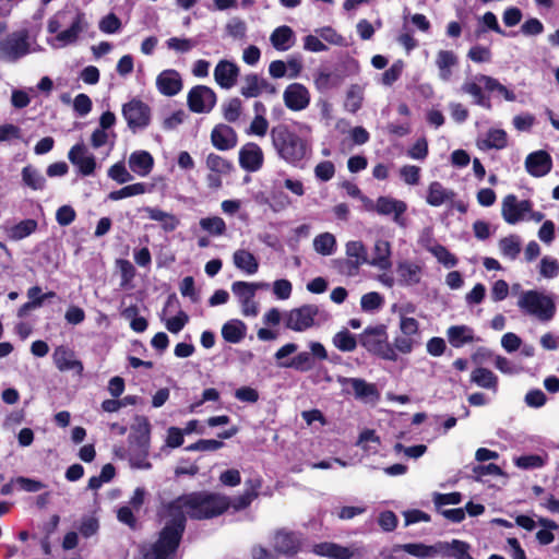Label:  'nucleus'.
<instances>
[{
  "label": "nucleus",
  "instance_id": "nucleus-1",
  "mask_svg": "<svg viewBox=\"0 0 559 559\" xmlns=\"http://www.w3.org/2000/svg\"><path fill=\"white\" fill-rule=\"evenodd\" d=\"M247 490L234 499L216 492H191L163 503L159 515L167 522L158 540L146 555L147 559H168L178 548L186 527V515L194 520L212 519L224 513L228 508L240 511L248 508L258 498L260 479L246 481Z\"/></svg>",
  "mask_w": 559,
  "mask_h": 559
},
{
  "label": "nucleus",
  "instance_id": "nucleus-2",
  "mask_svg": "<svg viewBox=\"0 0 559 559\" xmlns=\"http://www.w3.org/2000/svg\"><path fill=\"white\" fill-rule=\"evenodd\" d=\"M270 136L277 155L290 165H297L309 152L307 141L286 124L273 127Z\"/></svg>",
  "mask_w": 559,
  "mask_h": 559
},
{
  "label": "nucleus",
  "instance_id": "nucleus-3",
  "mask_svg": "<svg viewBox=\"0 0 559 559\" xmlns=\"http://www.w3.org/2000/svg\"><path fill=\"white\" fill-rule=\"evenodd\" d=\"M359 343L372 355L390 361L397 360V354L388 342L386 326L384 324L366 328L359 335Z\"/></svg>",
  "mask_w": 559,
  "mask_h": 559
},
{
  "label": "nucleus",
  "instance_id": "nucleus-4",
  "mask_svg": "<svg viewBox=\"0 0 559 559\" xmlns=\"http://www.w3.org/2000/svg\"><path fill=\"white\" fill-rule=\"evenodd\" d=\"M518 307L540 321H549L556 311L552 298L537 290L523 292L518 300Z\"/></svg>",
  "mask_w": 559,
  "mask_h": 559
},
{
  "label": "nucleus",
  "instance_id": "nucleus-5",
  "mask_svg": "<svg viewBox=\"0 0 559 559\" xmlns=\"http://www.w3.org/2000/svg\"><path fill=\"white\" fill-rule=\"evenodd\" d=\"M28 35L26 31L9 34L0 40V59L15 62L29 52Z\"/></svg>",
  "mask_w": 559,
  "mask_h": 559
},
{
  "label": "nucleus",
  "instance_id": "nucleus-6",
  "mask_svg": "<svg viewBox=\"0 0 559 559\" xmlns=\"http://www.w3.org/2000/svg\"><path fill=\"white\" fill-rule=\"evenodd\" d=\"M122 115L132 132L145 129L151 122V108L139 99L124 104Z\"/></svg>",
  "mask_w": 559,
  "mask_h": 559
},
{
  "label": "nucleus",
  "instance_id": "nucleus-7",
  "mask_svg": "<svg viewBox=\"0 0 559 559\" xmlns=\"http://www.w3.org/2000/svg\"><path fill=\"white\" fill-rule=\"evenodd\" d=\"M319 313L316 305H304L285 313V326L289 330L302 332L314 324V318Z\"/></svg>",
  "mask_w": 559,
  "mask_h": 559
},
{
  "label": "nucleus",
  "instance_id": "nucleus-8",
  "mask_svg": "<svg viewBox=\"0 0 559 559\" xmlns=\"http://www.w3.org/2000/svg\"><path fill=\"white\" fill-rule=\"evenodd\" d=\"M532 206L531 201L519 200L514 194H508L501 203V215L508 224L514 225L526 219Z\"/></svg>",
  "mask_w": 559,
  "mask_h": 559
},
{
  "label": "nucleus",
  "instance_id": "nucleus-9",
  "mask_svg": "<svg viewBox=\"0 0 559 559\" xmlns=\"http://www.w3.org/2000/svg\"><path fill=\"white\" fill-rule=\"evenodd\" d=\"M187 103L192 112H210L216 104V94L209 86L197 85L189 91Z\"/></svg>",
  "mask_w": 559,
  "mask_h": 559
},
{
  "label": "nucleus",
  "instance_id": "nucleus-10",
  "mask_svg": "<svg viewBox=\"0 0 559 559\" xmlns=\"http://www.w3.org/2000/svg\"><path fill=\"white\" fill-rule=\"evenodd\" d=\"M402 550L419 559H430L436 556H439V552L442 551V546H440V542L433 545H425L421 543L394 545L388 554L385 550H383L381 552V556H383L384 559H393L394 555Z\"/></svg>",
  "mask_w": 559,
  "mask_h": 559
},
{
  "label": "nucleus",
  "instance_id": "nucleus-11",
  "mask_svg": "<svg viewBox=\"0 0 559 559\" xmlns=\"http://www.w3.org/2000/svg\"><path fill=\"white\" fill-rule=\"evenodd\" d=\"M273 548L277 556L283 555L286 557H294L297 555L302 545L301 534L287 531L278 530L275 532L272 542Z\"/></svg>",
  "mask_w": 559,
  "mask_h": 559
},
{
  "label": "nucleus",
  "instance_id": "nucleus-12",
  "mask_svg": "<svg viewBox=\"0 0 559 559\" xmlns=\"http://www.w3.org/2000/svg\"><path fill=\"white\" fill-rule=\"evenodd\" d=\"M68 158L83 176H91L96 169V158L83 143L73 145L68 153Z\"/></svg>",
  "mask_w": 559,
  "mask_h": 559
},
{
  "label": "nucleus",
  "instance_id": "nucleus-13",
  "mask_svg": "<svg viewBox=\"0 0 559 559\" xmlns=\"http://www.w3.org/2000/svg\"><path fill=\"white\" fill-rule=\"evenodd\" d=\"M283 100L288 109L300 111L309 106L310 93L305 85L300 83H292L285 88L283 93Z\"/></svg>",
  "mask_w": 559,
  "mask_h": 559
},
{
  "label": "nucleus",
  "instance_id": "nucleus-14",
  "mask_svg": "<svg viewBox=\"0 0 559 559\" xmlns=\"http://www.w3.org/2000/svg\"><path fill=\"white\" fill-rule=\"evenodd\" d=\"M276 94V87L258 74L251 73L242 78L240 94L246 98L260 96L262 93Z\"/></svg>",
  "mask_w": 559,
  "mask_h": 559
},
{
  "label": "nucleus",
  "instance_id": "nucleus-15",
  "mask_svg": "<svg viewBox=\"0 0 559 559\" xmlns=\"http://www.w3.org/2000/svg\"><path fill=\"white\" fill-rule=\"evenodd\" d=\"M337 381L343 388H345L346 385H350L353 393L357 400L369 402L378 401L380 397L376 384L368 383L364 379L338 377Z\"/></svg>",
  "mask_w": 559,
  "mask_h": 559
},
{
  "label": "nucleus",
  "instance_id": "nucleus-16",
  "mask_svg": "<svg viewBox=\"0 0 559 559\" xmlns=\"http://www.w3.org/2000/svg\"><path fill=\"white\" fill-rule=\"evenodd\" d=\"M374 209L380 215L393 214V221L402 227L405 226V219L402 215L406 212L407 205L404 201L391 197H380L376 201Z\"/></svg>",
  "mask_w": 559,
  "mask_h": 559
},
{
  "label": "nucleus",
  "instance_id": "nucleus-17",
  "mask_svg": "<svg viewBox=\"0 0 559 559\" xmlns=\"http://www.w3.org/2000/svg\"><path fill=\"white\" fill-rule=\"evenodd\" d=\"M52 360L59 371H75L78 374L83 371V364L76 359L75 353L66 346L55 348Z\"/></svg>",
  "mask_w": 559,
  "mask_h": 559
},
{
  "label": "nucleus",
  "instance_id": "nucleus-18",
  "mask_svg": "<svg viewBox=\"0 0 559 559\" xmlns=\"http://www.w3.org/2000/svg\"><path fill=\"white\" fill-rule=\"evenodd\" d=\"M552 167V159L546 151H536L531 153L525 159L527 173L534 177L547 175Z\"/></svg>",
  "mask_w": 559,
  "mask_h": 559
},
{
  "label": "nucleus",
  "instance_id": "nucleus-19",
  "mask_svg": "<svg viewBox=\"0 0 559 559\" xmlns=\"http://www.w3.org/2000/svg\"><path fill=\"white\" fill-rule=\"evenodd\" d=\"M240 166L247 171H257L263 164V152L255 143H248L239 152Z\"/></svg>",
  "mask_w": 559,
  "mask_h": 559
},
{
  "label": "nucleus",
  "instance_id": "nucleus-20",
  "mask_svg": "<svg viewBox=\"0 0 559 559\" xmlns=\"http://www.w3.org/2000/svg\"><path fill=\"white\" fill-rule=\"evenodd\" d=\"M312 552L317 556L328 557L330 559H350L358 552V549L324 542L313 545Z\"/></svg>",
  "mask_w": 559,
  "mask_h": 559
},
{
  "label": "nucleus",
  "instance_id": "nucleus-21",
  "mask_svg": "<svg viewBox=\"0 0 559 559\" xmlns=\"http://www.w3.org/2000/svg\"><path fill=\"white\" fill-rule=\"evenodd\" d=\"M156 85L163 95L174 96L181 91L182 80L176 70L168 69L158 74Z\"/></svg>",
  "mask_w": 559,
  "mask_h": 559
},
{
  "label": "nucleus",
  "instance_id": "nucleus-22",
  "mask_svg": "<svg viewBox=\"0 0 559 559\" xmlns=\"http://www.w3.org/2000/svg\"><path fill=\"white\" fill-rule=\"evenodd\" d=\"M239 74V68L227 60L219 61L214 69V79L216 83L226 90L231 88L236 82Z\"/></svg>",
  "mask_w": 559,
  "mask_h": 559
},
{
  "label": "nucleus",
  "instance_id": "nucleus-23",
  "mask_svg": "<svg viewBox=\"0 0 559 559\" xmlns=\"http://www.w3.org/2000/svg\"><path fill=\"white\" fill-rule=\"evenodd\" d=\"M211 140L216 148L226 151L236 146L237 134L231 127L218 124L212 130Z\"/></svg>",
  "mask_w": 559,
  "mask_h": 559
},
{
  "label": "nucleus",
  "instance_id": "nucleus-24",
  "mask_svg": "<svg viewBox=\"0 0 559 559\" xmlns=\"http://www.w3.org/2000/svg\"><path fill=\"white\" fill-rule=\"evenodd\" d=\"M87 26L88 24L85 20V14L83 12H78L71 23V26L66 31L59 32L56 39L59 40L62 46L73 44L78 40L80 34L87 28Z\"/></svg>",
  "mask_w": 559,
  "mask_h": 559
},
{
  "label": "nucleus",
  "instance_id": "nucleus-25",
  "mask_svg": "<svg viewBox=\"0 0 559 559\" xmlns=\"http://www.w3.org/2000/svg\"><path fill=\"white\" fill-rule=\"evenodd\" d=\"M391 245L388 240L378 239L373 246V257L369 260V265L385 271L392 266Z\"/></svg>",
  "mask_w": 559,
  "mask_h": 559
},
{
  "label": "nucleus",
  "instance_id": "nucleus-26",
  "mask_svg": "<svg viewBox=\"0 0 559 559\" xmlns=\"http://www.w3.org/2000/svg\"><path fill=\"white\" fill-rule=\"evenodd\" d=\"M459 63L457 56L451 50H440L436 57V66L439 70V78L449 82L453 74V68Z\"/></svg>",
  "mask_w": 559,
  "mask_h": 559
},
{
  "label": "nucleus",
  "instance_id": "nucleus-27",
  "mask_svg": "<svg viewBox=\"0 0 559 559\" xmlns=\"http://www.w3.org/2000/svg\"><path fill=\"white\" fill-rule=\"evenodd\" d=\"M454 198V191L444 188L439 181H433L428 187L426 201L431 206H440Z\"/></svg>",
  "mask_w": 559,
  "mask_h": 559
},
{
  "label": "nucleus",
  "instance_id": "nucleus-28",
  "mask_svg": "<svg viewBox=\"0 0 559 559\" xmlns=\"http://www.w3.org/2000/svg\"><path fill=\"white\" fill-rule=\"evenodd\" d=\"M449 343L455 347H462L465 344L475 341L474 331L467 325H452L447 331Z\"/></svg>",
  "mask_w": 559,
  "mask_h": 559
},
{
  "label": "nucleus",
  "instance_id": "nucleus-29",
  "mask_svg": "<svg viewBox=\"0 0 559 559\" xmlns=\"http://www.w3.org/2000/svg\"><path fill=\"white\" fill-rule=\"evenodd\" d=\"M151 425L145 417H138L129 441L136 447H150Z\"/></svg>",
  "mask_w": 559,
  "mask_h": 559
},
{
  "label": "nucleus",
  "instance_id": "nucleus-30",
  "mask_svg": "<svg viewBox=\"0 0 559 559\" xmlns=\"http://www.w3.org/2000/svg\"><path fill=\"white\" fill-rule=\"evenodd\" d=\"M153 163L152 155L146 151L134 152L129 157L130 169L143 177L150 174Z\"/></svg>",
  "mask_w": 559,
  "mask_h": 559
},
{
  "label": "nucleus",
  "instance_id": "nucleus-31",
  "mask_svg": "<svg viewBox=\"0 0 559 559\" xmlns=\"http://www.w3.org/2000/svg\"><path fill=\"white\" fill-rule=\"evenodd\" d=\"M233 261L237 269L247 274H254L258 272L259 262L257 258L245 249L236 250L233 254Z\"/></svg>",
  "mask_w": 559,
  "mask_h": 559
},
{
  "label": "nucleus",
  "instance_id": "nucleus-32",
  "mask_svg": "<svg viewBox=\"0 0 559 559\" xmlns=\"http://www.w3.org/2000/svg\"><path fill=\"white\" fill-rule=\"evenodd\" d=\"M400 281L405 285H416L420 282L421 267L409 261H403L397 265Z\"/></svg>",
  "mask_w": 559,
  "mask_h": 559
},
{
  "label": "nucleus",
  "instance_id": "nucleus-33",
  "mask_svg": "<svg viewBox=\"0 0 559 559\" xmlns=\"http://www.w3.org/2000/svg\"><path fill=\"white\" fill-rule=\"evenodd\" d=\"M270 40L275 49L285 51L294 44V32L289 26H280L271 34Z\"/></svg>",
  "mask_w": 559,
  "mask_h": 559
},
{
  "label": "nucleus",
  "instance_id": "nucleus-34",
  "mask_svg": "<svg viewBox=\"0 0 559 559\" xmlns=\"http://www.w3.org/2000/svg\"><path fill=\"white\" fill-rule=\"evenodd\" d=\"M246 324L240 320H230L222 328L223 338L233 344H237L246 336Z\"/></svg>",
  "mask_w": 559,
  "mask_h": 559
},
{
  "label": "nucleus",
  "instance_id": "nucleus-35",
  "mask_svg": "<svg viewBox=\"0 0 559 559\" xmlns=\"http://www.w3.org/2000/svg\"><path fill=\"white\" fill-rule=\"evenodd\" d=\"M148 218L159 222L165 231H173L179 225V219L171 213L164 212L157 207H145Z\"/></svg>",
  "mask_w": 559,
  "mask_h": 559
},
{
  "label": "nucleus",
  "instance_id": "nucleus-36",
  "mask_svg": "<svg viewBox=\"0 0 559 559\" xmlns=\"http://www.w3.org/2000/svg\"><path fill=\"white\" fill-rule=\"evenodd\" d=\"M471 381L480 388L497 391L498 379L495 373L487 368H476L471 374Z\"/></svg>",
  "mask_w": 559,
  "mask_h": 559
},
{
  "label": "nucleus",
  "instance_id": "nucleus-37",
  "mask_svg": "<svg viewBox=\"0 0 559 559\" xmlns=\"http://www.w3.org/2000/svg\"><path fill=\"white\" fill-rule=\"evenodd\" d=\"M266 283L235 282L231 285L233 293L240 299V302L252 299L258 289L267 288Z\"/></svg>",
  "mask_w": 559,
  "mask_h": 559
},
{
  "label": "nucleus",
  "instance_id": "nucleus-38",
  "mask_svg": "<svg viewBox=\"0 0 559 559\" xmlns=\"http://www.w3.org/2000/svg\"><path fill=\"white\" fill-rule=\"evenodd\" d=\"M440 546H442V551L439 552L440 556L443 557H453L455 559H463L466 555L469 554L471 546L459 539H453L452 542H440Z\"/></svg>",
  "mask_w": 559,
  "mask_h": 559
},
{
  "label": "nucleus",
  "instance_id": "nucleus-39",
  "mask_svg": "<svg viewBox=\"0 0 559 559\" xmlns=\"http://www.w3.org/2000/svg\"><path fill=\"white\" fill-rule=\"evenodd\" d=\"M150 447H136L130 443L129 462L131 467L139 469H150L152 464L147 460Z\"/></svg>",
  "mask_w": 559,
  "mask_h": 559
},
{
  "label": "nucleus",
  "instance_id": "nucleus-40",
  "mask_svg": "<svg viewBox=\"0 0 559 559\" xmlns=\"http://www.w3.org/2000/svg\"><path fill=\"white\" fill-rule=\"evenodd\" d=\"M478 146L483 150H501L507 146V133L502 129H490L486 139L478 141Z\"/></svg>",
  "mask_w": 559,
  "mask_h": 559
},
{
  "label": "nucleus",
  "instance_id": "nucleus-41",
  "mask_svg": "<svg viewBox=\"0 0 559 559\" xmlns=\"http://www.w3.org/2000/svg\"><path fill=\"white\" fill-rule=\"evenodd\" d=\"M281 367L294 368L298 371H309L314 368L316 360L309 352H300L288 362H280Z\"/></svg>",
  "mask_w": 559,
  "mask_h": 559
},
{
  "label": "nucleus",
  "instance_id": "nucleus-42",
  "mask_svg": "<svg viewBox=\"0 0 559 559\" xmlns=\"http://www.w3.org/2000/svg\"><path fill=\"white\" fill-rule=\"evenodd\" d=\"M22 180L33 190H43L46 185V179L41 173L31 165H27L22 169Z\"/></svg>",
  "mask_w": 559,
  "mask_h": 559
},
{
  "label": "nucleus",
  "instance_id": "nucleus-43",
  "mask_svg": "<svg viewBox=\"0 0 559 559\" xmlns=\"http://www.w3.org/2000/svg\"><path fill=\"white\" fill-rule=\"evenodd\" d=\"M336 239L330 233L318 235L313 239L314 250L322 255H331L335 251Z\"/></svg>",
  "mask_w": 559,
  "mask_h": 559
},
{
  "label": "nucleus",
  "instance_id": "nucleus-44",
  "mask_svg": "<svg viewBox=\"0 0 559 559\" xmlns=\"http://www.w3.org/2000/svg\"><path fill=\"white\" fill-rule=\"evenodd\" d=\"M461 91L465 94H469L474 97V103L483 106L487 109L491 108V104L488 97L481 91L480 85L477 82L466 81L462 84Z\"/></svg>",
  "mask_w": 559,
  "mask_h": 559
},
{
  "label": "nucleus",
  "instance_id": "nucleus-45",
  "mask_svg": "<svg viewBox=\"0 0 559 559\" xmlns=\"http://www.w3.org/2000/svg\"><path fill=\"white\" fill-rule=\"evenodd\" d=\"M332 342L341 352H353L357 347L356 337L347 329L337 332L333 336Z\"/></svg>",
  "mask_w": 559,
  "mask_h": 559
},
{
  "label": "nucleus",
  "instance_id": "nucleus-46",
  "mask_svg": "<svg viewBox=\"0 0 559 559\" xmlns=\"http://www.w3.org/2000/svg\"><path fill=\"white\" fill-rule=\"evenodd\" d=\"M499 249L504 257L511 260L516 259L521 252L520 238L515 235H510L508 237L502 238L499 241Z\"/></svg>",
  "mask_w": 559,
  "mask_h": 559
},
{
  "label": "nucleus",
  "instance_id": "nucleus-47",
  "mask_svg": "<svg viewBox=\"0 0 559 559\" xmlns=\"http://www.w3.org/2000/svg\"><path fill=\"white\" fill-rule=\"evenodd\" d=\"M346 255L358 264H369L367 248L361 241H348L346 243Z\"/></svg>",
  "mask_w": 559,
  "mask_h": 559
},
{
  "label": "nucleus",
  "instance_id": "nucleus-48",
  "mask_svg": "<svg viewBox=\"0 0 559 559\" xmlns=\"http://www.w3.org/2000/svg\"><path fill=\"white\" fill-rule=\"evenodd\" d=\"M427 250L431 252L435 258L447 267H453L457 263V259L442 245L433 243L427 246Z\"/></svg>",
  "mask_w": 559,
  "mask_h": 559
},
{
  "label": "nucleus",
  "instance_id": "nucleus-49",
  "mask_svg": "<svg viewBox=\"0 0 559 559\" xmlns=\"http://www.w3.org/2000/svg\"><path fill=\"white\" fill-rule=\"evenodd\" d=\"M147 191L146 185L142 182L133 183L121 188L120 190L111 191L108 198L112 201L121 200L124 198L144 194Z\"/></svg>",
  "mask_w": 559,
  "mask_h": 559
},
{
  "label": "nucleus",
  "instance_id": "nucleus-50",
  "mask_svg": "<svg viewBox=\"0 0 559 559\" xmlns=\"http://www.w3.org/2000/svg\"><path fill=\"white\" fill-rule=\"evenodd\" d=\"M364 99V88L360 85H352L346 94L345 108L350 112H356Z\"/></svg>",
  "mask_w": 559,
  "mask_h": 559
},
{
  "label": "nucleus",
  "instance_id": "nucleus-51",
  "mask_svg": "<svg viewBox=\"0 0 559 559\" xmlns=\"http://www.w3.org/2000/svg\"><path fill=\"white\" fill-rule=\"evenodd\" d=\"M205 164L207 169L212 173L227 175L231 170V164L227 159L214 153L207 155Z\"/></svg>",
  "mask_w": 559,
  "mask_h": 559
},
{
  "label": "nucleus",
  "instance_id": "nucleus-52",
  "mask_svg": "<svg viewBox=\"0 0 559 559\" xmlns=\"http://www.w3.org/2000/svg\"><path fill=\"white\" fill-rule=\"evenodd\" d=\"M200 226L203 230L214 236H221L226 230L224 219L218 216L201 218Z\"/></svg>",
  "mask_w": 559,
  "mask_h": 559
},
{
  "label": "nucleus",
  "instance_id": "nucleus-53",
  "mask_svg": "<svg viewBox=\"0 0 559 559\" xmlns=\"http://www.w3.org/2000/svg\"><path fill=\"white\" fill-rule=\"evenodd\" d=\"M37 228V222L35 219H24L11 228V237L15 240H21Z\"/></svg>",
  "mask_w": 559,
  "mask_h": 559
},
{
  "label": "nucleus",
  "instance_id": "nucleus-54",
  "mask_svg": "<svg viewBox=\"0 0 559 559\" xmlns=\"http://www.w3.org/2000/svg\"><path fill=\"white\" fill-rule=\"evenodd\" d=\"M197 40L191 38L171 37L166 41L167 48L177 52H188L197 46Z\"/></svg>",
  "mask_w": 559,
  "mask_h": 559
},
{
  "label": "nucleus",
  "instance_id": "nucleus-55",
  "mask_svg": "<svg viewBox=\"0 0 559 559\" xmlns=\"http://www.w3.org/2000/svg\"><path fill=\"white\" fill-rule=\"evenodd\" d=\"M241 110V100L237 97L231 98L224 105V118L228 122H235L239 119Z\"/></svg>",
  "mask_w": 559,
  "mask_h": 559
},
{
  "label": "nucleus",
  "instance_id": "nucleus-56",
  "mask_svg": "<svg viewBox=\"0 0 559 559\" xmlns=\"http://www.w3.org/2000/svg\"><path fill=\"white\" fill-rule=\"evenodd\" d=\"M108 176L122 185L133 179L132 175L128 171L123 163H116L108 169Z\"/></svg>",
  "mask_w": 559,
  "mask_h": 559
},
{
  "label": "nucleus",
  "instance_id": "nucleus-57",
  "mask_svg": "<svg viewBox=\"0 0 559 559\" xmlns=\"http://www.w3.org/2000/svg\"><path fill=\"white\" fill-rule=\"evenodd\" d=\"M514 463L522 469H531L544 466L545 460L540 455L531 454L516 457Z\"/></svg>",
  "mask_w": 559,
  "mask_h": 559
},
{
  "label": "nucleus",
  "instance_id": "nucleus-58",
  "mask_svg": "<svg viewBox=\"0 0 559 559\" xmlns=\"http://www.w3.org/2000/svg\"><path fill=\"white\" fill-rule=\"evenodd\" d=\"M335 267L337 272L346 276H356L359 273L360 264L352 259L335 260Z\"/></svg>",
  "mask_w": 559,
  "mask_h": 559
},
{
  "label": "nucleus",
  "instance_id": "nucleus-59",
  "mask_svg": "<svg viewBox=\"0 0 559 559\" xmlns=\"http://www.w3.org/2000/svg\"><path fill=\"white\" fill-rule=\"evenodd\" d=\"M98 27L103 33L114 34L121 28V21L115 13H109L99 21Z\"/></svg>",
  "mask_w": 559,
  "mask_h": 559
},
{
  "label": "nucleus",
  "instance_id": "nucleus-60",
  "mask_svg": "<svg viewBox=\"0 0 559 559\" xmlns=\"http://www.w3.org/2000/svg\"><path fill=\"white\" fill-rule=\"evenodd\" d=\"M539 273L543 277L554 278L559 273V263L556 259L544 257L540 260Z\"/></svg>",
  "mask_w": 559,
  "mask_h": 559
},
{
  "label": "nucleus",
  "instance_id": "nucleus-61",
  "mask_svg": "<svg viewBox=\"0 0 559 559\" xmlns=\"http://www.w3.org/2000/svg\"><path fill=\"white\" fill-rule=\"evenodd\" d=\"M189 317L188 314L180 310L176 317L169 318L165 321L166 329L170 333H179L185 325L188 323Z\"/></svg>",
  "mask_w": 559,
  "mask_h": 559
},
{
  "label": "nucleus",
  "instance_id": "nucleus-62",
  "mask_svg": "<svg viewBox=\"0 0 559 559\" xmlns=\"http://www.w3.org/2000/svg\"><path fill=\"white\" fill-rule=\"evenodd\" d=\"M382 302L383 298L379 293L376 292L365 294L360 300L361 308L365 311H372L379 309L382 306Z\"/></svg>",
  "mask_w": 559,
  "mask_h": 559
},
{
  "label": "nucleus",
  "instance_id": "nucleus-63",
  "mask_svg": "<svg viewBox=\"0 0 559 559\" xmlns=\"http://www.w3.org/2000/svg\"><path fill=\"white\" fill-rule=\"evenodd\" d=\"M75 217L76 213L70 205H62L56 212V221L60 226H69Z\"/></svg>",
  "mask_w": 559,
  "mask_h": 559
},
{
  "label": "nucleus",
  "instance_id": "nucleus-64",
  "mask_svg": "<svg viewBox=\"0 0 559 559\" xmlns=\"http://www.w3.org/2000/svg\"><path fill=\"white\" fill-rule=\"evenodd\" d=\"M467 57L477 63L489 62L491 60V51L488 47L477 45L468 50Z\"/></svg>",
  "mask_w": 559,
  "mask_h": 559
}]
</instances>
